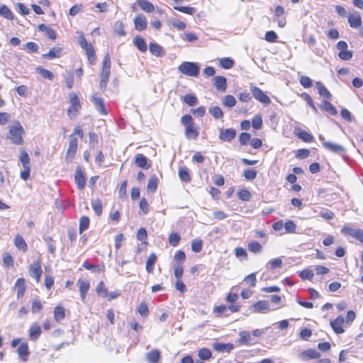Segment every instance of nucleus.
I'll return each mask as SVG.
<instances>
[{"label": "nucleus", "instance_id": "f257e3e1", "mask_svg": "<svg viewBox=\"0 0 363 363\" xmlns=\"http://www.w3.org/2000/svg\"><path fill=\"white\" fill-rule=\"evenodd\" d=\"M84 131L80 125H76L74 128L72 133L69 135V145L67 150L65 160L67 162H72L75 157L78 149V140L77 136L80 139L84 138Z\"/></svg>", "mask_w": 363, "mask_h": 363}, {"label": "nucleus", "instance_id": "f03ea898", "mask_svg": "<svg viewBox=\"0 0 363 363\" xmlns=\"http://www.w3.org/2000/svg\"><path fill=\"white\" fill-rule=\"evenodd\" d=\"M25 130L18 121H16L9 128L7 138L11 143L16 145H23L24 144L23 136Z\"/></svg>", "mask_w": 363, "mask_h": 363}, {"label": "nucleus", "instance_id": "7ed1b4c3", "mask_svg": "<svg viewBox=\"0 0 363 363\" xmlns=\"http://www.w3.org/2000/svg\"><path fill=\"white\" fill-rule=\"evenodd\" d=\"M181 122L185 127V137L188 140L196 139L199 135V128L194 124L192 116L189 114L184 115Z\"/></svg>", "mask_w": 363, "mask_h": 363}, {"label": "nucleus", "instance_id": "20e7f679", "mask_svg": "<svg viewBox=\"0 0 363 363\" xmlns=\"http://www.w3.org/2000/svg\"><path fill=\"white\" fill-rule=\"evenodd\" d=\"M111 61L110 55L106 54L103 58L102 67L100 73V81L99 84V89L104 91L106 89L107 84L109 81L111 74Z\"/></svg>", "mask_w": 363, "mask_h": 363}, {"label": "nucleus", "instance_id": "39448f33", "mask_svg": "<svg viewBox=\"0 0 363 363\" xmlns=\"http://www.w3.org/2000/svg\"><path fill=\"white\" fill-rule=\"evenodd\" d=\"M78 43L80 47L84 50L89 63L91 65H94L96 61V54L94 45L87 42L82 33L79 35Z\"/></svg>", "mask_w": 363, "mask_h": 363}, {"label": "nucleus", "instance_id": "423d86ee", "mask_svg": "<svg viewBox=\"0 0 363 363\" xmlns=\"http://www.w3.org/2000/svg\"><path fill=\"white\" fill-rule=\"evenodd\" d=\"M69 104L67 114L70 119H73L80 113L82 110L80 99L75 92H71L69 94Z\"/></svg>", "mask_w": 363, "mask_h": 363}, {"label": "nucleus", "instance_id": "0eeeda50", "mask_svg": "<svg viewBox=\"0 0 363 363\" xmlns=\"http://www.w3.org/2000/svg\"><path fill=\"white\" fill-rule=\"evenodd\" d=\"M18 160L23 166V169L20 172V177L23 180L27 181L30 178L31 168L30 157L25 150H21Z\"/></svg>", "mask_w": 363, "mask_h": 363}, {"label": "nucleus", "instance_id": "6e6552de", "mask_svg": "<svg viewBox=\"0 0 363 363\" xmlns=\"http://www.w3.org/2000/svg\"><path fill=\"white\" fill-rule=\"evenodd\" d=\"M18 345V347L17 348L16 352L19 358L23 362H26L30 356L28 344L26 342H23L22 339L21 338L13 339L11 342V346L12 347H16Z\"/></svg>", "mask_w": 363, "mask_h": 363}, {"label": "nucleus", "instance_id": "1a4fd4ad", "mask_svg": "<svg viewBox=\"0 0 363 363\" xmlns=\"http://www.w3.org/2000/svg\"><path fill=\"white\" fill-rule=\"evenodd\" d=\"M178 69L183 74L196 77L199 74L200 67L196 62H184L178 67Z\"/></svg>", "mask_w": 363, "mask_h": 363}, {"label": "nucleus", "instance_id": "9d476101", "mask_svg": "<svg viewBox=\"0 0 363 363\" xmlns=\"http://www.w3.org/2000/svg\"><path fill=\"white\" fill-rule=\"evenodd\" d=\"M28 272L30 277L38 283L43 273L40 258H38L29 265Z\"/></svg>", "mask_w": 363, "mask_h": 363}, {"label": "nucleus", "instance_id": "9b49d317", "mask_svg": "<svg viewBox=\"0 0 363 363\" xmlns=\"http://www.w3.org/2000/svg\"><path fill=\"white\" fill-rule=\"evenodd\" d=\"M238 295L236 293L229 292L225 296V301L229 303L228 310L231 313H238L241 309V304L238 302Z\"/></svg>", "mask_w": 363, "mask_h": 363}, {"label": "nucleus", "instance_id": "f8f14e48", "mask_svg": "<svg viewBox=\"0 0 363 363\" xmlns=\"http://www.w3.org/2000/svg\"><path fill=\"white\" fill-rule=\"evenodd\" d=\"M341 233L345 235L351 236L360 242H363V229H356L348 225H344L341 229Z\"/></svg>", "mask_w": 363, "mask_h": 363}, {"label": "nucleus", "instance_id": "ddd939ff", "mask_svg": "<svg viewBox=\"0 0 363 363\" xmlns=\"http://www.w3.org/2000/svg\"><path fill=\"white\" fill-rule=\"evenodd\" d=\"M250 91L254 98L260 103L268 105L271 104L270 98L259 87L251 85Z\"/></svg>", "mask_w": 363, "mask_h": 363}, {"label": "nucleus", "instance_id": "4468645a", "mask_svg": "<svg viewBox=\"0 0 363 363\" xmlns=\"http://www.w3.org/2000/svg\"><path fill=\"white\" fill-rule=\"evenodd\" d=\"M337 48L340 50L338 57L342 60H350L352 57V52L347 50V44L345 41L340 40L337 43Z\"/></svg>", "mask_w": 363, "mask_h": 363}, {"label": "nucleus", "instance_id": "2eb2a0df", "mask_svg": "<svg viewBox=\"0 0 363 363\" xmlns=\"http://www.w3.org/2000/svg\"><path fill=\"white\" fill-rule=\"evenodd\" d=\"M347 21L352 28H359L362 24L361 15L357 11H354L347 16Z\"/></svg>", "mask_w": 363, "mask_h": 363}, {"label": "nucleus", "instance_id": "dca6fc26", "mask_svg": "<svg viewBox=\"0 0 363 363\" xmlns=\"http://www.w3.org/2000/svg\"><path fill=\"white\" fill-rule=\"evenodd\" d=\"M344 323L345 320L342 315H340L336 318L331 320L330 324L336 334H342L345 332Z\"/></svg>", "mask_w": 363, "mask_h": 363}, {"label": "nucleus", "instance_id": "f3484780", "mask_svg": "<svg viewBox=\"0 0 363 363\" xmlns=\"http://www.w3.org/2000/svg\"><path fill=\"white\" fill-rule=\"evenodd\" d=\"M74 181L77 184L78 189H83L86 183L85 174L80 167H77L74 174Z\"/></svg>", "mask_w": 363, "mask_h": 363}, {"label": "nucleus", "instance_id": "a211bd4d", "mask_svg": "<svg viewBox=\"0 0 363 363\" xmlns=\"http://www.w3.org/2000/svg\"><path fill=\"white\" fill-rule=\"evenodd\" d=\"M294 134L298 139L305 143H311L314 141V136L301 128H296L294 130Z\"/></svg>", "mask_w": 363, "mask_h": 363}, {"label": "nucleus", "instance_id": "6ab92c4d", "mask_svg": "<svg viewBox=\"0 0 363 363\" xmlns=\"http://www.w3.org/2000/svg\"><path fill=\"white\" fill-rule=\"evenodd\" d=\"M285 10L281 6H277L274 9L275 21H277L280 28H284L286 24V18L284 16Z\"/></svg>", "mask_w": 363, "mask_h": 363}, {"label": "nucleus", "instance_id": "aec40b11", "mask_svg": "<svg viewBox=\"0 0 363 363\" xmlns=\"http://www.w3.org/2000/svg\"><path fill=\"white\" fill-rule=\"evenodd\" d=\"M237 134V131L234 128L220 129L219 133V139L223 142H230Z\"/></svg>", "mask_w": 363, "mask_h": 363}, {"label": "nucleus", "instance_id": "412c9836", "mask_svg": "<svg viewBox=\"0 0 363 363\" xmlns=\"http://www.w3.org/2000/svg\"><path fill=\"white\" fill-rule=\"evenodd\" d=\"M299 358L303 361H308L313 359H318L320 353L315 349H308L299 354Z\"/></svg>", "mask_w": 363, "mask_h": 363}, {"label": "nucleus", "instance_id": "4be33fe9", "mask_svg": "<svg viewBox=\"0 0 363 363\" xmlns=\"http://www.w3.org/2000/svg\"><path fill=\"white\" fill-rule=\"evenodd\" d=\"M14 289L16 290L17 298H23L26 291L25 279L23 277L17 279L14 284Z\"/></svg>", "mask_w": 363, "mask_h": 363}, {"label": "nucleus", "instance_id": "5701e85b", "mask_svg": "<svg viewBox=\"0 0 363 363\" xmlns=\"http://www.w3.org/2000/svg\"><path fill=\"white\" fill-rule=\"evenodd\" d=\"M133 23L136 30L142 31L147 28V21L143 14H138L135 17Z\"/></svg>", "mask_w": 363, "mask_h": 363}, {"label": "nucleus", "instance_id": "b1692460", "mask_svg": "<svg viewBox=\"0 0 363 363\" xmlns=\"http://www.w3.org/2000/svg\"><path fill=\"white\" fill-rule=\"evenodd\" d=\"M77 284L79 287L80 298L82 301H84L86 297L87 292L90 288V283L88 280H82V279H79L77 280Z\"/></svg>", "mask_w": 363, "mask_h": 363}, {"label": "nucleus", "instance_id": "393cba45", "mask_svg": "<svg viewBox=\"0 0 363 363\" xmlns=\"http://www.w3.org/2000/svg\"><path fill=\"white\" fill-rule=\"evenodd\" d=\"M91 101L94 103L97 111L103 116L108 115V112L106 108L104 101L102 98L92 96L91 98Z\"/></svg>", "mask_w": 363, "mask_h": 363}, {"label": "nucleus", "instance_id": "a878e982", "mask_svg": "<svg viewBox=\"0 0 363 363\" xmlns=\"http://www.w3.org/2000/svg\"><path fill=\"white\" fill-rule=\"evenodd\" d=\"M66 317V310L65 307L58 304L53 308V318L57 323H61Z\"/></svg>", "mask_w": 363, "mask_h": 363}, {"label": "nucleus", "instance_id": "bb28decb", "mask_svg": "<svg viewBox=\"0 0 363 363\" xmlns=\"http://www.w3.org/2000/svg\"><path fill=\"white\" fill-rule=\"evenodd\" d=\"M135 164L137 167L148 169L151 167V162L143 154H137L135 156Z\"/></svg>", "mask_w": 363, "mask_h": 363}, {"label": "nucleus", "instance_id": "cd10ccee", "mask_svg": "<svg viewBox=\"0 0 363 363\" xmlns=\"http://www.w3.org/2000/svg\"><path fill=\"white\" fill-rule=\"evenodd\" d=\"M322 145L324 148L334 153L341 154L345 151L343 146L332 142L324 141L322 143Z\"/></svg>", "mask_w": 363, "mask_h": 363}, {"label": "nucleus", "instance_id": "c85d7f7f", "mask_svg": "<svg viewBox=\"0 0 363 363\" xmlns=\"http://www.w3.org/2000/svg\"><path fill=\"white\" fill-rule=\"evenodd\" d=\"M82 267L94 273H104L106 270V267L104 263L91 264L88 261L83 262Z\"/></svg>", "mask_w": 363, "mask_h": 363}, {"label": "nucleus", "instance_id": "c756f323", "mask_svg": "<svg viewBox=\"0 0 363 363\" xmlns=\"http://www.w3.org/2000/svg\"><path fill=\"white\" fill-rule=\"evenodd\" d=\"M41 328L38 323H33L28 330V336L30 340H36L39 338L41 335Z\"/></svg>", "mask_w": 363, "mask_h": 363}, {"label": "nucleus", "instance_id": "7c9ffc66", "mask_svg": "<svg viewBox=\"0 0 363 363\" xmlns=\"http://www.w3.org/2000/svg\"><path fill=\"white\" fill-rule=\"evenodd\" d=\"M13 244L18 250L22 251L23 252H26L28 250V245L26 240L19 234L15 235Z\"/></svg>", "mask_w": 363, "mask_h": 363}, {"label": "nucleus", "instance_id": "2f4dec72", "mask_svg": "<svg viewBox=\"0 0 363 363\" xmlns=\"http://www.w3.org/2000/svg\"><path fill=\"white\" fill-rule=\"evenodd\" d=\"M158 183L159 179L155 174L150 176L147 184V192L154 194L157 189Z\"/></svg>", "mask_w": 363, "mask_h": 363}, {"label": "nucleus", "instance_id": "473e14b6", "mask_svg": "<svg viewBox=\"0 0 363 363\" xmlns=\"http://www.w3.org/2000/svg\"><path fill=\"white\" fill-rule=\"evenodd\" d=\"M238 342L240 345H251L254 344L251 334L248 331H240L239 333Z\"/></svg>", "mask_w": 363, "mask_h": 363}, {"label": "nucleus", "instance_id": "72a5a7b5", "mask_svg": "<svg viewBox=\"0 0 363 363\" xmlns=\"http://www.w3.org/2000/svg\"><path fill=\"white\" fill-rule=\"evenodd\" d=\"M44 306L39 297H36L31 301L30 310L33 314L42 313Z\"/></svg>", "mask_w": 363, "mask_h": 363}, {"label": "nucleus", "instance_id": "f704fd0d", "mask_svg": "<svg viewBox=\"0 0 363 363\" xmlns=\"http://www.w3.org/2000/svg\"><path fill=\"white\" fill-rule=\"evenodd\" d=\"M62 48L60 47H54L51 48L48 52L43 54L42 57L47 60H52L60 57L62 54Z\"/></svg>", "mask_w": 363, "mask_h": 363}, {"label": "nucleus", "instance_id": "c9c22d12", "mask_svg": "<svg viewBox=\"0 0 363 363\" xmlns=\"http://www.w3.org/2000/svg\"><path fill=\"white\" fill-rule=\"evenodd\" d=\"M213 347L217 352H230L234 348V346L232 343L215 342Z\"/></svg>", "mask_w": 363, "mask_h": 363}, {"label": "nucleus", "instance_id": "e433bc0d", "mask_svg": "<svg viewBox=\"0 0 363 363\" xmlns=\"http://www.w3.org/2000/svg\"><path fill=\"white\" fill-rule=\"evenodd\" d=\"M214 86L217 90L225 91L227 88L226 79L223 76H216L213 79Z\"/></svg>", "mask_w": 363, "mask_h": 363}, {"label": "nucleus", "instance_id": "4c0bfd02", "mask_svg": "<svg viewBox=\"0 0 363 363\" xmlns=\"http://www.w3.org/2000/svg\"><path fill=\"white\" fill-rule=\"evenodd\" d=\"M150 52L156 57L164 56L165 52L162 46L155 42H152L149 45Z\"/></svg>", "mask_w": 363, "mask_h": 363}, {"label": "nucleus", "instance_id": "58836bf2", "mask_svg": "<svg viewBox=\"0 0 363 363\" xmlns=\"http://www.w3.org/2000/svg\"><path fill=\"white\" fill-rule=\"evenodd\" d=\"M160 352L154 349L146 354V359L150 363H158L160 360Z\"/></svg>", "mask_w": 363, "mask_h": 363}, {"label": "nucleus", "instance_id": "ea45409f", "mask_svg": "<svg viewBox=\"0 0 363 363\" xmlns=\"http://www.w3.org/2000/svg\"><path fill=\"white\" fill-rule=\"evenodd\" d=\"M38 29L40 31L45 32L50 40H55L56 39V33L51 27L42 23L38 26Z\"/></svg>", "mask_w": 363, "mask_h": 363}, {"label": "nucleus", "instance_id": "a19ab883", "mask_svg": "<svg viewBox=\"0 0 363 363\" xmlns=\"http://www.w3.org/2000/svg\"><path fill=\"white\" fill-rule=\"evenodd\" d=\"M138 5L146 13H152L155 11L154 5L147 0H137Z\"/></svg>", "mask_w": 363, "mask_h": 363}, {"label": "nucleus", "instance_id": "79ce46f5", "mask_svg": "<svg viewBox=\"0 0 363 363\" xmlns=\"http://www.w3.org/2000/svg\"><path fill=\"white\" fill-rule=\"evenodd\" d=\"M315 86L318 89V94L321 96L324 97L327 100L330 99V98L332 96L331 94L322 82H316Z\"/></svg>", "mask_w": 363, "mask_h": 363}, {"label": "nucleus", "instance_id": "37998d69", "mask_svg": "<svg viewBox=\"0 0 363 363\" xmlns=\"http://www.w3.org/2000/svg\"><path fill=\"white\" fill-rule=\"evenodd\" d=\"M133 43L135 46L143 52L147 51V47L145 40L140 35H137L135 37L133 40Z\"/></svg>", "mask_w": 363, "mask_h": 363}, {"label": "nucleus", "instance_id": "c03bdc74", "mask_svg": "<svg viewBox=\"0 0 363 363\" xmlns=\"http://www.w3.org/2000/svg\"><path fill=\"white\" fill-rule=\"evenodd\" d=\"M253 311L255 313H262L269 309V303L267 301H258L252 305Z\"/></svg>", "mask_w": 363, "mask_h": 363}, {"label": "nucleus", "instance_id": "a18cd8bd", "mask_svg": "<svg viewBox=\"0 0 363 363\" xmlns=\"http://www.w3.org/2000/svg\"><path fill=\"white\" fill-rule=\"evenodd\" d=\"M96 292L97 295L101 298H106L108 296V289L103 281H100L96 287Z\"/></svg>", "mask_w": 363, "mask_h": 363}, {"label": "nucleus", "instance_id": "49530a36", "mask_svg": "<svg viewBox=\"0 0 363 363\" xmlns=\"http://www.w3.org/2000/svg\"><path fill=\"white\" fill-rule=\"evenodd\" d=\"M0 16L10 21L14 19L13 13L6 5L4 4L0 5Z\"/></svg>", "mask_w": 363, "mask_h": 363}, {"label": "nucleus", "instance_id": "de8ad7c7", "mask_svg": "<svg viewBox=\"0 0 363 363\" xmlns=\"http://www.w3.org/2000/svg\"><path fill=\"white\" fill-rule=\"evenodd\" d=\"M156 261H157L156 255L155 253H151L149 255V257L146 261L145 268L148 273L151 274L153 272L154 266H155Z\"/></svg>", "mask_w": 363, "mask_h": 363}, {"label": "nucleus", "instance_id": "09e8293b", "mask_svg": "<svg viewBox=\"0 0 363 363\" xmlns=\"http://www.w3.org/2000/svg\"><path fill=\"white\" fill-rule=\"evenodd\" d=\"M3 264L6 268H13L14 266V259L12 255L8 252H4L2 254Z\"/></svg>", "mask_w": 363, "mask_h": 363}, {"label": "nucleus", "instance_id": "8fccbe9b", "mask_svg": "<svg viewBox=\"0 0 363 363\" xmlns=\"http://www.w3.org/2000/svg\"><path fill=\"white\" fill-rule=\"evenodd\" d=\"M247 249L252 253L257 254L262 252V246L258 241L252 240L248 242Z\"/></svg>", "mask_w": 363, "mask_h": 363}, {"label": "nucleus", "instance_id": "3c124183", "mask_svg": "<svg viewBox=\"0 0 363 363\" xmlns=\"http://www.w3.org/2000/svg\"><path fill=\"white\" fill-rule=\"evenodd\" d=\"M179 177L180 179L186 183L191 181V178L186 167H181L179 168Z\"/></svg>", "mask_w": 363, "mask_h": 363}, {"label": "nucleus", "instance_id": "603ef678", "mask_svg": "<svg viewBox=\"0 0 363 363\" xmlns=\"http://www.w3.org/2000/svg\"><path fill=\"white\" fill-rule=\"evenodd\" d=\"M90 220L88 216H83L79 219V232L82 234L89 227Z\"/></svg>", "mask_w": 363, "mask_h": 363}, {"label": "nucleus", "instance_id": "864d4df0", "mask_svg": "<svg viewBox=\"0 0 363 363\" xmlns=\"http://www.w3.org/2000/svg\"><path fill=\"white\" fill-rule=\"evenodd\" d=\"M237 194L238 199L242 201H249L252 197L250 191L245 188L239 189Z\"/></svg>", "mask_w": 363, "mask_h": 363}, {"label": "nucleus", "instance_id": "5fc2aeb1", "mask_svg": "<svg viewBox=\"0 0 363 363\" xmlns=\"http://www.w3.org/2000/svg\"><path fill=\"white\" fill-rule=\"evenodd\" d=\"M91 206L96 216H100L103 212V203L99 199L91 201Z\"/></svg>", "mask_w": 363, "mask_h": 363}, {"label": "nucleus", "instance_id": "6e6d98bb", "mask_svg": "<svg viewBox=\"0 0 363 363\" xmlns=\"http://www.w3.org/2000/svg\"><path fill=\"white\" fill-rule=\"evenodd\" d=\"M114 33L118 36L125 35V31L124 29V24L121 21H116L113 27Z\"/></svg>", "mask_w": 363, "mask_h": 363}, {"label": "nucleus", "instance_id": "4d7b16f0", "mask_svg": "<svg viewBox=\"0 0 363 363\" xmlns=\"http://www.w3.org/2000/svg\"><path fill=\"white\" fill-rule=\"evenodd\" d=\"M284 228L286 233L292 234L296 233V225L292 220H287L284 223Z\"/></svg>", "mask_w": 363, "mask_h": 363}, {"label": "nucleus", "instance_id": "13d9d810", "mask_svg": "<svg viewBox=\"0 0 363 363\" xmlns=\"http://www.w3.org/2000/svg\"><path fill=\"white\" fill-rule=\"evenodd\" d=\"M198 356L202 360H208L211 358L212 352L208 348L203 347L199 350Z\"/></svg>", "mask_w": 363, "mask_h": 363}, {"label": "nucleus", "instance_id": "bf43d9fd", "mask_svg": "<svg viewBox=\"0 0 363 363\" xmlns=\"http://www.w3.org/2000/svg\"><path fill=\"white\" fill-rule=\"evenodd\" d=\"M322 108L332 116H335L337 113L335 107L328 100L323 102Z\"/></svg>", "mask_w": 363, "mask_h": 363}, {"label": "nucleus", "instance_id": "052dcab7", "mask_svg": "<svg viewBox=\"0 0 363 363\" xmlns=\"http://www.w3.org/2000/svg\"><path fill=\"white\" fill-rule=\"evenodd\" d=\"M168 240L171 246L177 247L181 240L180 235L178 233H172L169 235Z\"/></svg>", "mask_w": 363, "mask_h": 363}, {"label": "nucleus", "instance_id": "680f3d73", "mask_svg": "<svg viewBox=\"0 0 363 363\" xmlns=\"http://www.w3.org/2000/svg\"><path fill=\"white\" fill-rule=\"evenodd\" d=\"M234 61L230 57H223L219 60V65L220 67L228 69L233 67Z\"/></svg>", "mask_w": 363, "mask_h": 363}, {"label": "nucleus", "instance_id": "e2e57ef3", "mask_svg": "<svg viewBox=\"0 0 363 363\" xmlns=\"http://www.w3.org/2000/svg\"><path fill=\"white\" fill-rule=\"evenodd\" d=\"M300 96L302 97L306 101L307 104L312 108V110L315 113L318 112V109L315 106V103L311 96L308 94L304 92L300 94Z\"/></svg>", "mask_w": 363, "mask_h": 363}, {"label": "nucleus", "instance_id": "0e129e2a", "mask_svg": "<svg viewBox=\"0 0 363 363\" xmlns=\"http://www.w3.org/2000/svg\"><path fill=\"white\" fill-rule=\"evenodd\" d=\"M183 101L190 106H194L198 103V99L195 95L187 94L183 97Z\"/></svg>", "mask_w": 363, "mask_h": 363}, {"label": "nucleus", "instance_id": "69168bd1", "mask_svg": "<svg viewBox=\"0 0 363 363\" xmlns=\"http://www.w3.org/2000/svg\"><path fill=\"white\" fill-rule=\"evenodd\" d=\"M36 70L44 79H48L49 80H52L54 79V74L46 69L38 67L36 68Z\"/></svg>", "mask_w": 363, "mask_h": 363}, {"label": "nucleus", "instance_id": "338daca9", "mask_svg": "<svg viewBox=\"0 0 363 363\" xmlns=\"http://www.w3.org/2000/svg\"><path fill=\"white\" fill-rule=\"evenodd\" d=\"M137 311L142 317L144 318L147 317L150 313L148 306L145 302H142L139 304L137 308Z\"/></svg>", "mask_w": 363, "mask_h": 363}, {"label": "nucleus", "instance_id": "774afa93", "mask_svg": "<svg viewBox=\"0 0 363 363\" xmlns=\"http://www.w3.org/2000/svg\"><path fill=\"white\" fill-rule=\"evenodd\" d=\"M236 104L235 98L232 95H226L223 100V105L224 106L232 108Z\"/></svg>", "mask_w": 363, "mask_h": 363}]
</instances>
